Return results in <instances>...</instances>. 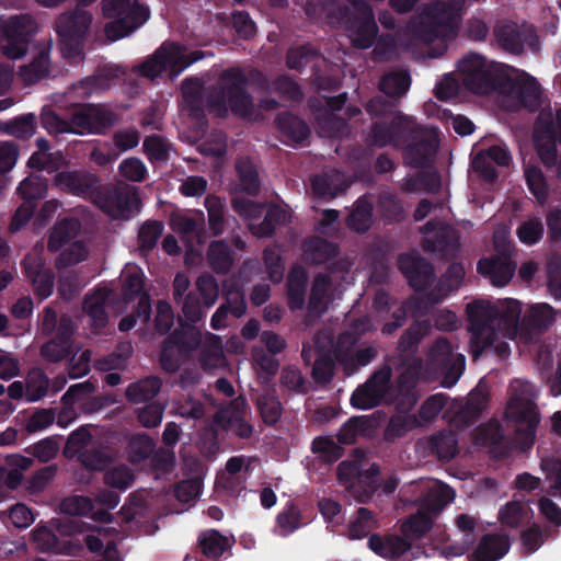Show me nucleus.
<instances>
[{"mask_svg": "<svg viewBox=\"0 0 561 561\" xmlns=\"http://www.w3.org/2000/svg\"><path fill=\"white\" fill-rule=\"evenodd\" d=\"M249 78L238 67L225 69L216 84L210 85L203 95V82L197 77L182 81L181 92L190 116L196 119L205 117V107L217 118H226L231 112L242 119H250L254 112V99L248 92Z\"/></svg>", "mask_w": 561, "mask_h": 561, "instance_id": "obj_1", "label": "nucleus"}, {"mask_svg": "<svg viewBox=\"0 0 561 561\" xmlns=\"http://www.w3.org/2000/svg\"><path fill=\"white\" fill-rule=\"evenodd\" d=\"M323 13L328 24L344 26L351 33L354 47L367 49L375 44L378 26L366 0H350L348 4L331 0L324 4Z\"/></svg>", "mask_w": 561, "mask_h": 561, "instance_id": "obj_2", "label": "nucleus"}, {"mask_svg": "<svg viewBox=\"0 0 561 561\" xmlns=\"http://www.w3.org/2000/svg\"><path fill=\"white\" fill-rule=\"evenodd\" d=\"M459 10L457 4L448 1L437 0L430 3L423 10L421 19L410 25L411 36L424 44L456 36Z\"/></svg>", "mask_w": 561, "mask_h": 561, "instance_id": "obj_3", "label": "nucleus"}, {"mask_svg": "<svg viewBox=\"0 0 561 561\" xmlns=\"http://www.w3.org/2000/svg\"><path fill=\"white\" fill-rule=\"evenodd\" d=\"M101 9L103 16L108 20L104 33L111 42L129 36L150 18L148 5L140 0H102Z\"/></svg>", "mask_w": 561, "mask_h": 561, "instance_id": "obj_4", "label": "nucleus"}, {"mask_svg": "<svg viewBox=\"0 0 561 561\" xmlns=\"http://www.w3.org/2000/svg\"><path fill=\"white\" fill-rule=\"evenodd\" d=\"M203 58V50L187 53L185 46L180 43H163L140 64L139 73L148 79H156L167 71L172 77H178L187 67Z\"/></svg>", "mask_w": 561, "mask_h": 561, "instance_id": "obj_5", "label": "nucleus"}, {"mask_svg": "<svg viewBox=\"0 0 561 561\" xmlns=\"http://www.w3.org/2000/svg\"><path fill=\"white\" fill-rule=\"evenodd\" d=\"M534 146L547 170H554L561 179V108L538 115L534 127Z\"/></svg>", "mask_w": 561, "mask_h": 561, "instance_id": "obj_6", "label": "nucleus"}, {"mask_svg": "<svg viewBox=\"0 0 561 561\" xmlns=\"http://www.w3.org/2000/svg\"><path fill=\"white\" fill-rule=\"evenodd\" d=\"M466 313L471 333L470 354L472 359L477 360L496 337L499 308L490 301L476 299L467 304Z\"/></svg>", "mask_w": 561, "mask_h": 561, "instance_id": "obj_7", "label": "nucleus"}, {"mask_svg": "<svg viewBox=\"0 0 561 561\" xmlns=\"http://www.w3.org/2000/svg\"><path fill=\"white\" fill-rule=\"evenodd\" d=\"M466 90L474 94L500 93L505 73L497 71L479 54L471 53L458 62L457 67Z\"/></svg>", "mask_w": 561, "mask_h": 561, "instance_id": "obj_8", "label": "nucleus"}, {"mask_svg": "<svg viewBox=\"0 0 561 561\" xmlns=\"http://www.w3.org/2000/svg\"><path fill=\"white\" fill-rule=\"evenodd\" d=\"M202 334L194 324L185 323L175 329L162 342L160 365L168 373H175L201 345Z\"/></svg>", "mask_w": 561, "mask_h": 561, "instance_id": "obj_9", "label": "nucleus"}, {"mask_svg": "<svg viewBox=\"0 0 561 561\" xmlns=\"http://www.w3.org/2000/svg\"><path fill=\"white\" fill-rule=\"evenodd\" d=\"M37 25L28 14L13 15L0 25L1 49L5 57L19 59L23 57Z\"/></svg>", "mask_w": 561, "mask_h": 561, "instance_id": "obj_10", "label": "nucleus"}, {"mask_svg": "<svg viewBox=\"0 0 561 561\" xmlns=\"http://www.w3.org/2000/svg\"><path fill=\"white\" fill-rule=\"evenodd\" d=\"M94 204L113 218L128 219L138 211L140 199L135 186L102 183Z\"/></svg>", "mask_w": 561, "mask_h": 561, "instance_id": "obj_11", "label": "nucleus"}, {"mask_svg": "<svg viewBox=\"0 0 561 561\" xmlns=\"http://www.w3.org/2000/svg\"><path fill=\"white\" fill-rule=\"evenodd\" d=\"M118 115L106 104L72 105V124L77 135H105L118 123Z\"/></svg>", "mask_w": 561, "mask_h": 561, "instance_id": "obj_12", "label": "nucleus"}, {"mask_svg": "<svg viewBox=\"0 0 561 561\" xmlns=\"http://www.w3.org/2000/svg\"><path fill=\"white\" fill-rule=\"evenodd\" d=\"M427 364L442 376V386L451 388L463 373L466 358L454 353L453 345L446 337L436 339L427 353Z\"/></svg>", "mask_w": 561, "mask_h": 561, "instance_id": "obj_13", "label": "nucleus"}, {"mask_svg": "<svg viewBox=\"0 0 561 561\" xmlns=\"http://www.w3.org/2000/svg\"><path fill=\"white\" fill-rule=\"evenodd\" d=\"M506 416L515 423L516 440L522 450L529 449L535 443L540 422L537 404L528 399L512 398L506 409Z\"/></svg>", "mask_w": 561, "mask_h": 561, "instance_id": "obj_14", "label": "nucleus"}, {"mask_svg": "<svg viewBox=\"0 0 561 561\" xmlns=\"http://www.w3.org/2000/svg\"><path fill=\"white\" fill-rule=\"evenodd\" d=\"M92 23V14L77 9L59 15L56 21V32L61 38L62 50L68 55L80 54L82 41Z\"/></svg>", "mask_w": 561, "mask_h": 561, "instance_id": "obj_15", "label": "nucleus"}, {"mask_svg": "<svg viewBox=\"0 0 561 561\" xmlns=\"http://www.w3.org/2000/svg\"><path fill=\"white\" fill-rule=\"evenodd\" d=\"M101 184L100 176L83 170H61L54 176V185L61 192L89 199L93 204Z\"/></svg>", "mask_w": 561, "mask_h": 561, "instance_id": "obj_16", "label": "nucleus"}, {"mask_svg": "<svg viewBox=\"0 0 561 561\" xmlns=\"http://www.w3.org/2000/svg\"><path fill=\"white\" fill-rule=\"evenodd\" d=\"M501 85L500 94L512 98L520 107L530 112H536L540 107V85L530 75L524 73L516 78L505 75Z\"/></svg>", "mask_w": 561, "mask_h": 561, "instance_id": "obj_17", "label": "nucleus"}, {"mask_svg": "<svg viewBox=\"0 0 561 561\" xmlns=\"http://www.w3.org/2000/svg\"><path fill=\"white\" fill-rule=\"evenodd\" d=\"M499 255L489 260H480L478 271L489 275L495 286H505L514 276L516 263L512 260L513 245L505 240H495Z\"/></svg>", "mask_w": 561, "mask_h": 561, "instance_id": "obj_18", "label": "nucleus"}, {"mask_svg": "<svg viewBox=\"0 0 561 561\" xmlns=\"http://www.w3.org/2000/svg\"><path fill=\"white\" fill-rule=\"evenodd\" d=\"M397 265L414 291L427 290L436 278L433 264L419 254L401 253Z\"/></svg>", "mask_w": 561, "mask_h": 561, "instance_id": "obj_19", "label": "nucleus"}, {"mask_svg": "<svg viewBox=\"0 0 561 561\" xmlns=\"http://www.w3.org/2000/svg\"><path fill=\"white\" fill-rule=\"evenodd\" d=\"M247 312L245 295L242 287L232 284L227 289L225 301L217 308L210 319V327L214 330H221L229 325V316L239 319Z\"/></svg>", "mask_w": 561, "mask_h": 561, "instance_id": "obj_20", "label": "nucleus"}, {"mask_svg": "<svg viewBox=\"0 0 561 561\" xmlns=\"http://www.w3.org/2000/svg\"><path fill=\"white\" fill-rule=\"evenodd\" d=\"M234 542L233 536H226L214 528L205 529L197 537L195 553H199L208 560L217 561L221 557L231 556Z\"/></svg>", "mask_w": 561, "mask_h": 561, "instance_id": "obj_21", "label": "nucleus"}, {"mask_svg": "<svg viewBox=\"0 0 561 561\" xmlns=\"http://www.w3.org/2000/svg\"><path fill=\"white\" fill-rule=\"evenodd\" d=\"M121 69L117 66L106 65L99 68L93 75L85 77L72 85L73 93L81 98H89L92 94L107 90L112 82L118 79Z\"/></svg>", "mask_w": 561, "mask_h": 561, "instance_id": "obj_22", "label": "nucleus"}, {"mask_svg": "<svg viewBox=\"0 0 561 561\" xmlns=\"http://www.w3.org/2000/svg\"><path fill=\"white\" fill-rule=\"evenodd\" d=\"M437 147L436 134L425 128V131H422L419 137L405 146L404 153L410 158L412 167L423 168L433 161Z\"/></svg>", "mask_w": 561, "mask_h": 561, "instance_id": "obj_23", "label": "nucleus"}, {"mask_svg": "<svg viewBox=\"0 0 561 561\" xmlns=\"http://www.w3.org/2000/svg\"><path fill=\"white\" fill-rule=\"evenodd\" d=\"M510 547L508 536L486 534L481 537L468 559L469 561H499L508 552Z\"/></svg>", "mask_w": 561, "mask_h": 561, "instance_id": "obj_24", "label": "nucleus"}, {"mask_svg": "<svg viewBox=\"0 0 561 561\" xmlns=\"http://www.w3.org/2000/svg\"><path fill=\"white\" fill-rule=\"evenodd\" d=\"M465 267L461 263H451L440 276L437 284L426 294V301L430 305H437L457 290L465 278Z\"/></svg>", "mask_w": 561, "mask_h": 561, "instance_id": "obj_25", "label": "nucleus"}, {"mask_svg": "<svg viewBox=\"0 0 561 561\" xmlns=\"http://www.w3.org/2000/svg\"><path fill=\"white\" fill-rule=\"evenodd\" d=\"M459 238L447 227L442 226L433 238L424 239L423 249L433 253L440 260L450 261L455 259L459 251Z\"/></svg>", "mask_w": 561, "mask_h": 561, "instance_id": "obj_26", "label": "nucleus"}, {"mask_svg": "<svg viewBox=\"0 0 561 561\" xmlns=\"http://www.w3.org/2000/svg\"><path fill=\"white\" fill-rule=\"evenodd\" d=\"M368 547L381 558L396 561L408 552L412 545L403 535L380 536L374 534L368 539Z\"/></svg>", "mask_w": 561, "mask_h": 561, "instance_id": "obj_27", "label": "nucleus"}, {"mask_svg": "<svg viewBox=\"0 0 561 561\" xmlns=\"http://www.w3.org/2000/svg\"><path fill=\"white\" fill-rule=\"evenodd\" d=\"M499 317L496 325L505 336L513 337L522 330V305L518 300L506 298L500 300L496 305Z\"/></svg>", "mask_w": 561, "mask_h": 561, "instance_id": "obj_28", "label": "nucleus"}, {"mask_svg": "<svg viewBox=\"0 0 561 561\" xmlns=\"http://www.w3.org/2000/svg\"><path fill=\"white\" fill-rule=\"evenodd\" d=\"M308 275L302 266H294L287 276L286 296L287 305L291 311L301 310L306 301Z\"/></svg>", "mask_w": 561, "mask_h": 561, "instance_id": "obj_29", "label": "nucleus"}, {"mask_svg": "<svg viewBox=\"0 0 561 561\" xmlns=\"http://www.w3.org/2000/svg\"><path fill=\"white\" fill-rule=\"evenodd\" d=\"M336 243L321 237H313L304 243V257L310 265H322L339 255Z\"/></svg>", "mask_w": 561, "mask_h": 561, "instance_id": "obj_30", "label": "nucleus"}, {"mask_svg": "<svg viewBox=\"0 0 561 561\" xmlns=\"http://www.w3.org/2000/svg\"><path fill=\"white\" fill-rule=\"evenodd\" d=\"M332 279L325 273H318L313 277L310 289L308 309L310 313L323 314L331 302Z\"/></svg>", "mask_w": 561, "mask_h": 561, "instance_id": "obj_31", "label": "nucleus"}, {"mask_svg": "<svg viewBox=\"0 0 561 561\" xmlns=\"http://www.w3.org/2000/svg\"><path fill=\"white\" fill-rule=\"evenodd\" d=\"M81 228L77 218L65 217L58 220L50 230L47 249L51 253L58 252L64 245L75 239Z\"/></svg>", "mask_w": 561, "mask_h": 561, "instance_id": "obj_32", "label": "nucleus"}, {"mask_svg": "<svg viewBox=\"0 0 561 561\" xmlns=\"http://www.w3.org/2000/svg\"><path fill=\"white\" fill-rule=\"evenodd\" d=\"M553 321V308L548 304H537L531 306L528 312L522 318V330L527 334L542 332L547 330Z\"/></svg>", "mask_w": 561, "mask_h": 561, "instance_id": "obj_33", "label": "nucleus"}, {"mask_svg": "<svg viewBox=\"0 0 561 561\" xmlns=\"http://www.w3.org/2000/svg\"><path fill=\"white\" fill-rule=\"evenodd\" d=\"M162 380L157 376H148L128 385L125 397L128 402L138 404L152 402L160 392Z\"/></svg>", "mask_w": 561, "mask_h": 561, "instance_id": "obj_34", "label": "nucleus"}, {"mask_svg": "<svg viewBox=\"0 0 561 561\" xmlns=\"http://www.w3.org/2000/svg\"><path fill=\"white\" fill-rule=\"evenodd\" d=\"M275 124L280 134L295 144H301L311 133L308 124L302 118L289 112L279 113Z\"/></svg>", "mask_w": 561, "mask_h": 561, "instance_id": "obj_35", "label": "nucleus"}, {"mask_svg": "<svg viewBox=\"0 0 561 561\" xmlns=\"http://www.w3.org/2000/svg\"><path fill=\"white\" fill-rule=\"evenodd\" d=\"M207 261L215 273L226 275L234 263V253L225 240H215L208 247Z\"/></svg>", "mask_w": 561, "mask_h": 561, "instance_id": "obj_36", "label": "nucleus"}, {"mask_svg": "<svg viewBox=\"0 0 561 561\" xmlns=\"http://www.w3.org/2000/svg\"><path fill=\"white\" fill-rule=\"evenodd\" d=\"M108 298L106 289H98L92 295H87L83 300V311L90 317L94 329H104L108 322L105 304Z\"/></svg>", "mask_w": 561, "mask_h": 561, "instance_id": "obj_37", "label": "nucleus"}, {"mask_svg": "<svg viewBox=\"0 0 561 561\" xmlns=\"http://www.w3.org/2000/svg\"><path fill=\"white\" fill-rule=\"evenodd\" d=\"M494 35L500 46L512 54L524 51L526 36L514 22L504 23L494 28Z\"/></svg>", "mask_w": 561, "mask_h": 561, "instance_id": "obj_38", "label": "nucleus"}, {"mask_svg": "<svg viewBox=\"0 0 561 561\" xmlns=\"http://www.w3.org/2000/svg\"><path fill=\"white\" fill-rule=\"evenodd\" d=\"M422 424L415 414L394 412L383 431V439L393 443Z\"/></svg>", "mask_w": 561, "mask_h": 561, "instance_id": "obj_39", "label": "nucleus"}, {"mask_svg": "<svg viewBox=\"0 0 561 561\" xmlns=\"http://www.w3.org/2000/svg\"><path fill=\"white\" fill-rule=\"evenodd\" d=\"M433 523V517L420 508L401 523L400 531L412 543L422 539L432 529Z\"/></svg>", "mask_w": 561, "mask_h": 561, "instance_id": "obj_40", "label": "nucleus"}, {"mask_svg": "<svg viewBox=\"0 0 561 561\" xmlns=\"http://www.w3.org/2000/svg\"><path fill=\"white\" fill-rule=\"evenodd\" d=\"M393 145L407 146L415 137H419L425 127L416 124L411 117L405 116L401 112L392 117Z\"/></svg>", "mask_w": 561, "mask_h": 561, "instance_id": "obj_41", "label": "nucleus"}, {"mask_svg": "<svg viewBox=\"0 0 561 561\" xmlns=\"http://www.w3.org/2000/svg\"><path fill=\"white\" fill-rule=\"evenodd\" d=\"M431 323L427 320H416L402 333L398 343V350L407 355H414L419 344L430 332Z\"/></svg>", "mask_w": 561, "mask_h": 561, "instance_id": "obj_42", "label": "nucleus"}, {"mask_svg": "<svg viewBox=\"0 0 561 561\" xmlns=\"http://www.w3.org/2000/svg\"><path fill=\"white\" fill-rule=\"evenodd\" d=\"M428 448L442 461H449L458 454V439L453 432H439L428 438Z\"/></svg>", "mask_w": 561, "mask_h": 561, "instance_id": "obj_43", "label": "nucleus"}, {"mask_svg": "<svg viewBox=\"0 0 561 561\" xmlns=\"http://www.w3.org/2000/svg\"><path fill=\"white\" fill-rule=\"evenodd\" d=\"M411 85L410 73L405 70L390 71L383 75L379 81V90L399 101L408 92Z\"/></svg>", "mask_w": 561, "mask_h": 561, "instance_id": "obj_44", "label": "nucleus"}, {"mask_svg": "<svg viewBox=\"0 0 561 561\" xmlns=\"http://www.w3.org/2000/svg\"><path fill=\"white\" fill-rule=\"evenodd\" d=\"M50 60L48 49H42L33 60L20 69V76L26 84H34L49 75Z\"/></svg>", "mask_w": 561, "mask_h": 561, "instance_id": "obj_45", "label": "nucleus"}, {"mask_svg": "<svg viewBox=\"0 0 561 561\" xmlns=\"http://www.w3.org/2000/svg\"><path fill=\"white\" fill-rule=\"evenodd\" d=\"M236 171L241 190L248 195L256 196L261 190L256 167L248 158H242L237 160Z\"/></svg>", "mask_w": 561, "mask_h": 561, "instance_id": "obj_46", "label": "nucleus"}, {"mask_svg": "<svg viewBox=\"0 0 561 561\" xmlns=\"http://www.w3.org/2000/svg\"><path fill=\"white\" fill-rule=\"evenodd\" d=\"M339 174H314L310 178L312 192L320 198L332 199L346 190L343 183H337Z\"/></svg>", "mask_w": 561, "mask_h": 561, "instance_id": "obj_47", "label": "nucleus"}, {"mask_svg": "<svg viewBox=\"0 0 561 561\" xmlns=\"http://www.w3.org/2000/svg\"><path fill=\"white\" fill-rule=\"evenodd\" d=\"M455 491L447 484L440 483L433 488L422 502L421 510L428 515L438 514L447 504L455 500Z\"/></svg>", "mask_w": 561, "mask_h": 561, "instance_id": "obj_48", "label": "nucleus"}, {"mask_svg": "<svg viewBox=\"0 0 561 561\" xmlns=\"http://www.w3.org/2000/svg\"><path fill=\"white\" fill-rule=\"evenodd\" d=\"M373 204L365 197H359L347 217V226L358 233L369 230L373 218Z\"/></svg>", "mask_w": 561, "mask_h": 561, "instance_id": "obj_49", "label": "nucleus"}, {"mask_svg": "<svg viewBox=\"0 0 561 561\" xmlns=\"http://www.w3.org/2000/svg\"><path fill=\"white\" fill-rule=\"evenodd\" d=\"M25 383L26 401L37 402L48 393L50 380L42 368L33 367L27 373Z\"/></svg>", "mask_w": 561, "mask_h": 561, "instance_id": "obj_50", "label": "nucleus"}, {"mask_svg": "<svg viewBox=\"0 0 561 561\" xmlns=\"http://www.w3.org/2000/svg\"><path fill=\"white\" fill-rule=\"evenodd\" d=\"M476 439L481 445L490 447L492 451L504 454L503 450L506 447V438L499 423H489L479 426Z\"/></svg>", "mask_w": 561, "mask_h": 561, "instance_id": "obj_51", "label": "nucleus"}, {"mask_svg": "<svg viewBox=\"0 0 561 561\" xmlns=\"http://www.w3.org/2000/svg\"><path fill=\"white\" fill-rule=\"evenodd\" d=\"M154 448L156 443L147 433L135 434L127 445L128 459L131 463H140L153 454Z\"/></svg>", "mask_w": 561, "mask_h": 561, "instance_id": "obj_52", "label": "nucleus"}, {"mask_svg": "<svg viewBox=\"0 0 561 561\" xmlns=\"http://www.w3.org/2000/svg\"><path fill=\"white\" fill-rule=\"evenodd\" d=\"M385 396L380 390L366 380L365 383L357 387L351 397V404L360 410H369L378 407L383 400Z\"/></svg>", "mask_w": 561, "mask_h": 561, "instance_id": "obj_53", "label": "nucleus"}, {"mask_svg": "<svg viewBox=\"0 0 561 561\" xmlns=\"http://www.w3.org/2000/svg\"><path fill=\"white\" fill-rule=\"evenodd\" d=\"M399 101L388 95H376L366 104L365 110L373 118H391L399 114Z\"/></svg>", "mask_w": 561, "mask_h": 561, "instance_id": "obj_54", "label": "nucleus"}, {"mask_svg": "<svg viewBox=\"0 0 561 561\" xmlns=\"http://www.w3.org/2000/svg\"><path fill=\"white\" fill-rule=\"evenodd\" d=\"M311 451L324 463L331 465L344 455V449L331 437L318 436L311 443Z\"/></svg>", "mask_w": 561, "mask_h": 561, "instance_id": "obj_55", "label": "nucleus"}, {"mask_svg": "<svg viewBox=\"0 0 561 561\" xmlns=\"http://www.w3.org/2000/svg\"><path fill=\"white\" fill-rule=\"evenodd\" d=\"M164 229V225L159 220H147L138 231L139 251L142 254L150 253L157 245Z\"/></svg>", "mask_w": 561, "mask_h": 561, "instance_id": "obj_56", "label": "nucleus"}, {"mask_svg": "<svg viewBox=\"0 0 561 561\" xmlns=\"http://www.w3.org/2000/svg\"><path fill=\"white\" fill-rule=\"evenodd\" d=\"M16 192L23 199V203L36 204L38 199L45 198L47 194L46 180L37 175L27 176L19 184Z\"/></svg>", "mask_w": 561, "mask_h": 561, "instance_id": "obj_57", "label": "nucleus"}, {"mask_svg": "<svg viewBox=\"0 0 561 561\" xmlns=\"http://www.w3.org/2000/svg\"><path fill=\"white\" fill-rule=\"evenodd\" d=\"M36 128V117L34 114H25L8 121L3 124L2 130L15 138L26 140L31 138Z\"/></svg>", "mask_w": 561, "mask_h": 561, "instance_id": "obj_58", "label": "nucleus"}, {"mask_svg": "<svg viewBox=\"0 0 561 561\" xmlns=\"http://www.w3.org/2000/svg\"><path fill=\"white\" fill-rule=\"evenodd\" d=\"M424 368L421 357H413L397 377L394 388L417 390V385Z\"/></svg>", "mask_w": 561, "mask_h": 561, "instance_id": "obj_59", "label": "nucleus"}, {"mask_svg": "<svg viewBox=\"0 0 561 561\" xmlns=\"http://www.w3.org/2000/svg\"><path fill=\"white\" fill-rule=\"evenodd\" d=\"M41 123L49 134H76V126L72 124V106L67 118L61 117L54 111L43 112Z\"/></svg>", "mask_w": 561, "mask_h": 561, "instance_id": "obj_60", "label": "nucleus"}, {"mask_svg": "<svg viewBox=\"0 0 561 561\" xmlns=\"http://www.w3.org/2000/svg\"><path fill=\"white\" fill-rule=\"evenodd\" d=\"M378 208L381 216L389 222H399L404 218V209L399 197L389 192L378 196Z\"/></svg>", "mask_w": 561, "mask_h": 561, "instance_id": "obj_61", "label": "nucleus"}, {"mask_svg": "<svg viewBox=\"0 0 561 561\" xmlns=\"http://www.w3.org/2000/svg\"><path fill=\"white\" fill-rule=\"evenodd\" d=\"M256 408L263 423L267 426L275 425L282 417V404L278 398L274 396H259L256 399Z\"/></svg>", "mask_w": 561, "mask_h": 561, "instance_id": "obj_62", "label": "nucleus"}, {"mask_svg": "<svg viewBox=\"0 0 561 561\" xmlns=\"http://www.w3.org/2000/svg\"><path fill=\"white\" fill-rule=\"evenodd\" d=\"M545 227L539 217H530L519 224L516 236L526 245L537 244L543 237Z\"/></svg>", "mask_w": 561, "mask_h": 561, "instance_id": "obj_63", "label": "nucleus"}, {"mask_svg": "<svg viewBox=\"0 0 561 561\" xmlns=\"http://www.w3.org/2000/svg\"><path fill=\"white\" fill-rule=\"evenodd\" d=\"M319 56V51L311 44L291 47L286 55V66L289 69L302 70L310 61Z\"/></svg>", "mask_w": 561, "mask_h": 561, "instance_id": "obj_64", "label": "nucleus"}]
</instances>
